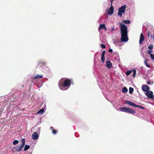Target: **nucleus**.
Returning <instances> with one entry per match:
<instances>
[{
  "label": "nucleus",
  "instance_id": "423d86ee",
  "mask_svg": "<svg viewBox=\"0 0 154 154\" xmlns=\"http://www.w3.org/2000/svg\"><path fill=\"white\" fill-rule=\"evenodd\" d=\"M125 102H126V103L127 104L130 105L131 106H134V107H138V108H142V109L143 108V107L140 106H139L138 105H137L136 104H135L132 102H131L130 101H129L126 100V101Z\"/></svg>",
  "mask_w": 154,
  "mask_h": 154
},
{
  "label": "nucleus",
  "instance_id": "aec40b11",
  "mask_svg": "<svg viewBox=\"0 0 154 154\" xmlns=\"http://www.w3.org/2000/svg\"><path fill=\"white\" fill-rule=\"evenodd\" d=\"M148 61L147 59H146L144 61V63L146 66L148 67H150V65L148 64L147 63V61Z\"/></svg>",
  "mask_w": 154,
  "mask_h": 154
},
{
  "label": "nucleus",
  "instance_id": "ddd939ff",
  "mask_svg": "<svg viewBox=\"0 0 154 154\" xmlns=\"http://www.w3.org/2000/svg\"><path fill=\"white\" fill-rule=\"evenodd\" d=\"M144 37L142 34V33H141L140 34V41H139V43L140 45H141L142 42L144 41Z\"/></svg>",
  "mask_w": 154,
  "mask_h": 154
},
{
  "label": "nucleus",
  "instance_id": "7ed1b4c3",
  "mask_svg": "<svg viewBox=\"0 0 154 154\" xmlns=\"http://www.w3.org/2000/svg\"><path fill=\"white\" fill-rule=\"evenodd\" d=\"M25 141L26 140L25 139H22L21 141L22 144L21 146L20 147L17 146L14 147L12 150L13 152L14 153L16 151L17 152L20 151L25 145Z\"/></svg>",
  "mask_w": 154,
  "mask_h": 154
},
{
  "label": "nucleus",
  "instance_id": "412c9836",
  "mask_svg": "<svg viewBox=\"0 0 154 154\" xmlns=\"http://www.w3.org/2000/svg\"><path fill=\"white\" fill-rule=\"evenodd\" d=\"M30 148V146L28 145H26L24 148V150L25 151H26L29 149Z\"/></svg>",
  "mask_w": 154,
  "mask_h": 154
},
{
  "label": "nucleus",
  "instance_id": "f257e3e1",
  "mask_svg": "<svg viewBox=\"0 0 154 154\" xmlns=\"http://www.w3.org/2000/svg\"><path fill=\"white\" fill-rule=\"evenodd\" d=\"M121 34V40L122 42H127L128 39L127 35V28L126 26L121 23H119Z\"/></svg>",
  "mask_w": 154,
  "mask_h": 154
},
{
  "label": "nucleus",
  "instance_id": "f3484780",
  "mask_svg": "<svg viewBox=\"0 0 154 154\" xmlns=\"http://www.w3.org/2000/svg\"><path fill=\"white\" fill-rule=\"evenodd\" d=\"M128 89L126 87L123 88L122 90V92L124 93H126L128 91Z\"/></svg>",
  "mask_w": 154,
  "mask_h": 154
},
{
  "label": "nucleus",
  "instance_id": "dca6fc26",
  "mask_svg": "<svg viewBox=\"0 0 154 154\" xmlns=\"http://www.w3.org/2000/svg\"><path fill=\"white\" fill-rule=\"evenodd\" d=\"M132 71L133 70H132L127 71L125 72V74L127 75H129L132 72Z\"/></svg>",
  "mask_w": 154,
  "mask_h": 154
},
{
  "label": "nucleus",
  "instance_id": "cd10ccee",
  "mask_svg": "<svg viewBox=\"0 0 154 154\" xmlns=\"http://www.w3.org/2000/svg\"><path fill=\"white\" fill-rule=\"evenodd\" d=\"M152 52V51L151 50H148V53L149 54L150 56L151 54H152L151 53Z\"/></svg>",
  "mask_w": 154,
  "mask_h": 154
},
{
  "label": "nucleus",
  "instance_id": "bb28decb",
  "mask_svg": "<svg viewBox=\"0 0 154 154\" xmlns=\"http://www.w3.org/2000/svg\"><path fill=\"white\" fill-rule=\"evenodd\" d=\"M150 56V57L152 58V60H154V54H151Z\"/></svg>",
  "mask_w": 154,
  "mask_h": 154
},
{
  "label": "nucleus",
  "instance_id": "20e7f679",
  "mask_svg": "<svg viewBox=\"0 0 154 154\" xmlns=\"http://www.w3.org/2000/svg\"><path fill=\"white\" fill-rule=\"evenodd\" d=\"M119 109L122 112H128L130 113H135V111L134 110L129 108L123 107L119 108Z\"/></svg>",
  "mask_w": 154,
  "mask_h": 154
},
{
  "label": "nucleus",
  "instance_id": "0eeeda50",
  "mask_svg": "<svg viewBox=\"0 0 154 154\" xmlns=\"http://www.w3.org/2000/svg\"><path fill=\"white\" fill-rule=\"evenodd\" d=\"M145 95L149 98H152L153 97V92L151 91H148L145 93Z\"/></svg>",
  "mask_w": 154,
  "mask_h": 154
},
{
  "label": "nucleus",
  "instance_id": "473e14b6",
  "mask_svg": "<svg viewBox=\"0 0 154 154\" xmlns=\"http://www.w3.org/2000/svg\"><path fill=\"white\" fill-rule=\"evenodd\" d=\"M113 0H111V4H112V3L113 2Z\"/></svg>",
  "mask_w": 154,
  "mask_h": 154
},
{
  "label": "nucleus",
  "instance_id": "a211bd4d",
  "mask_svg": "<svg viewBox=\"0 0 154 154\" xmlns=\"http://www.w3.org/2000/svg\"><path fill=\"white\" fill-rule=\"evenodd\" d=\"M44 110L43 109H41L37 113L39 114H42L44 113Z\"/></svg>",
  "mask_w": 154,
  "mask_h": 154
},
{
  "label": "nucleus",
  "instance_id": "6e6552de",
  "mask_svg": "<svg viewBox=\"0 0 154 154\" xmlns=\"http://www.w3.org/2000/svg\"><path fill=\"white\" fill-rule=\"evenodd\" d=\"M110 7L108 9L107 13L108 14L110 15H112L114 12V7L112 5V4Z\"/></svg>",
  "mask_w": 154,
  "mask_h": 154
},
{
  "label": "nucleus",
  "instance_id": "1a4fd4ad",
  "mask_svg": "<svg viewBox=\"0 0 154 154\" xmlns=\"http://www.w3.org/2000/svg\"><path fill=\"white\" fill-rule=\"evenodd\" d=\"M142 90L144 91H149V87L146 85H143L142 87Z\"/></svg>",
  "mask_w": 154,
  "mask_h": 154
},
{
  "label": "nucleus",
  "instance_id": "9b49d317",
  "mask_svg": "<svg viewBox=\"0 0 154 154\" xmlns=\"http://www.w3.org/2000/svg\"><path fill=\"white\" fill-rule=\"evenodd\" d=\"M105 51H104L101 55V59L102 62L103 63L105 60Z\"/></svg>",
  "mask_w": 154,
  "mask_h": 154
},
{
  "label": "nucleus",
  "instance_id": "5701e85b",
  "mask_svg": "<svg viewBox=\"0 0 154 154\" xmlns=\"http://www.w3.org/2000/svg\"><path fill=\"white\" fill-rule=\"evenodd\" d=\"M132 70H133V74L132 76H133V77L134 78L135 76V75H136V71L135 69H134Z\"/></svg>",
  "mask_w": 154,
  "mask_h": 154
},
{
  "label": "nucleus",
  "instance_id": "4468645a",
  "mask_svg": "<svg viewBox=\"0 0 154 154\" xmlns=\"http://www.w3.org/2000/svg\"><path fill=\"white\" fill-rule=\"evenodd\" d=\"M102 29H104L106 30V27L105 24H101L100 25L98 30L100 31Z\"/></svg>",
  "mask_w": 154,
  "mask_h": 154
},
{
  "label": "nucleus",
  "instance_id": "f03ea898",
  "mask_svg": "<svg viewBox=\"0 0 154 154\" xmlns=\"http://www.w3.org/2000/svg\"><path fill=\"white\" fill-rule=\"evenodd\" d=\"M71 84L70 80L68 79H62L59 82V86L60 89L62 90L67 89Z\"/></svg>",
  "mask_w": 154,
  "mask_h": 154
},
{
  "label": "nucleus",
  "instance_id": "39448f33",
  "mask_svg": "<svg viewBox=\"0 0 154 154\" xmlns=\"http://www.w3.org/2000/svg\"><path fill=\"white\" fill-rule=\"evenodd\" d=\"M126 7V5H124L119 8L118 10V15L120 17H121L122 16V14L124 13L125 12V9Z\"/></svg>",
  "mask_w": 154,
  "mask_h": 154
},
{
  "label": "nucleus",
  "instance_id": "9d476101",
  "mask_svg": "<svg viewBox=\"0 0 154 154\" xmlns=\"http://www.w3.org/2000/svg\"><path fill=\"white\" fill-rule=\"evenodd\" d=\"M32 137L34 140L37 139L38 137V136L37 133L36 132H34L32 135Z\"/></svg>",
  "mask_w": 154,
  "mask_h": 154
},
{
  "label": "nucleus",
  "instance_id": "a878e982",
  "mask_svg": "<svg viewBox=\"0 0 154 154\" xmlns=\"http://www.w3.org/2000/svg\"><path fill=\"white\" fill-rule=\"evenodd\" d=\"M153 48V45H149L148 47V48L149 50H152Z\"/></svg>",
  "mask_w": 154,
  "mask_h": 154
},
{
  "label": "nucleus",
  "instance_id": "6ab92c4d",
  "mask_svg": "<svg viewBox=\"0 0 154 154\" xmlns=\"http://www.w3.org/2000/svg\"><path fill=\"white\" fill-rule=\"evenodd\" d=\"M134 91V89L131 88L130 87L129 88V92L130 94H132L133 93Z\"/></svg>",
  "mask_w": 154,
  "mask_h": 154
},
{
  "label": "nucleus",
  "instance_id": "2eb2a0df",
  "mask_svg": "<svg viewBox=\"0 0 154 154\" xmlns=\"http://www.w3.org/2000/svg\"><path fill=\"white\" fill-rule=\"evenodd\" d=\"M42 75H39L38 74H37L36 75L33 77V79H35L38 78H42Z\"/></svg>",
  "mask_w": 154,
  "mask_h": 154
},
{
  "label": "nucleus",
  "instance_id": "7c9ffc66",
  "mask_svg": "<svg viewBox=\"0 0 154 154\" xmlns=\"http://www.w3.org/2000/svg\"><path fill=\"white\" fill-rule=\"evenodd\" d=\"M109 52L112 53V49H109Z\"/></svg>",
  "mask_w": 154,
  "mask_h": 154
},
{
  "label": "nucleus",
  "instance_id": "f8f14e48",
  "mask_svg": "<svg viewBox=\"0 0 154 154\" xmlns=\"http://www.w3.org/2000/svg\"><path fill=\"white\" fill-rule=\"evenodd\" d=\"M112 63L109 61L106 60V67L109 68H111L112 67Z\"/></svg>",
  "mask_w": 154,
  "mask_h": 154
},
{
  "label": "nucleus",
  "instance_id": "2f4dec72",
  "mask_svg": "<svg viewBox=\"0 0 154 154\" xmlns=\"http://www.w3.org/2000/svg\"><path fill=\"white\" fill-rule=\"evenodd\" d=\"M146 82H147L146 84L147 85H149L150 84H151L150 82L149 81H147Z\"/></svg>",
  "mask_w": 154,
  "mask_h": 154
},
{
  "label": "nucleus",
  "instance_id": "4be33fe9",
  "mask_svg": "<svg viewBox=\"0 0 154 154\" xmlns=\"http://www.w3.org/2000/svg\"><path fill=\"white\" fill-rule=\"evenodd\" d=\"M123 22L125 24H129L131 23L130 21L128 20H123Z\"/></svg>",
  "mask_w": 154,
  "mask_h": 154
},
{
  "label": "nucleus",
  "instance_id": "c756f323",
  "mask_svg": "<svg viewBox=\"0 0 154 154\" xmlns=\"http://www.w3.org/2000/svg\"><path fill=\"white\" fill-rule=\"evenodd\" d=\"M151 37L153 39V41H154V33L151 36Z\"/></svg>",
  "mask_w": 154,
  "mask_h": 154
},
{
  "label": "nucleus",
  "instance_id": "c85d7f7f",
  "mask_svg": "<svg viewBox=\"0 0 154 154\" xmlns=\"http://www.w3.org/2000/svg\"><path fill=\"white\" fill-rule=\"evenodd\" d=\"M100 45H101V47H102V48H105V47H106L104 45H103V44H101Z\"/></svg>",
  "mask_w": 154,
  "mask_h": 154
},
{
  "label": "nucleus",
  "instance_id": "b1692460",
  "mask_svg": "<svg viewBox=\"0 0 154 154\" xmlns=\"http://www.w3.org/2000/svg\"><path fill=\"white\" fill-rule=\"evenodd\" d=\"M18 143L19 141L17 140H15L13 141V144L14 145L18 144Z\"/></svg>",
  "mask_w": 154,
  "mask_h": 154
},
{
  "label": "nucleus",
  "instance_id": "393cba45",
  "mask_svg": "<svg viewBox=\"0 0 154 154\" xmlns=\"http://www.w3.org/2000/svg\"><path fill=\"white\" fill-rule=\"evenodd\" d=\"M53 128L52 127H51V129L52 130V133H53V134H56V133H57V131H56V130H53Z\"/></svg>",
  "mask_w": 154,
  "mask_h": 154
}]
</instances>
